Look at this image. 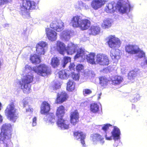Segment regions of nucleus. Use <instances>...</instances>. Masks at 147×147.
I'll return each instance as SVG.
<instances>
[{"instance_id":"nucleus-17","label":"nucleus","mask_w":147,"mask_h":147,"mask_svg":"<svg viewBox=\"0 0 147 147\" xmlns=\"http://www.w3.org/2000/svg\"><path fill=\"white\" fill-rule=\"evenodd\" d=\"M47 45L46 42L41 41L38 43L36 45V51L39 55H44L45 53L44 48Z\"/></svg>"},{"instance_id":"nucleus-21","label":"nucleus","mask_w":147,"mask_h":147,"mask_svg":"<svg viewBox=\"0 0 147 147\" xmlns=\"http://www.w3.org/2000/svg\"><path fill=\"white\" fill-rule=\"evenodd\" d=\"M50 109V106L49 104L47 102L43 101L40 107V113L44 114H48Z\"/></svg>"},{"instance_id":"nucleus-49","label":"nucleus","mask_w":147,"mask_h":147,"mask_svg":"<svg viewBox=\"0 0 147 147\" xmlns=\"http://www.w3.org/2000/svg\"><path fill=\"white\" fill-rule=\"evenodd\" d=\"M36 117H34L32 119V125L33 126H35L36 125Z\"/></svg>"},{"instance_id":"nucleus-31","label":"nucleus","mask_w":147,"mask_h":147,"mask_svg":"<svg viewBox=\"0 0 147 147\" xmlns=\"http://www.w3.org/2000/svg\"><path fill=\"white\" fill-rule=\"evenodd\" d=\"M138 72L134 70L130 71L128 74V78L130 80L134 79L138 75Z\"/></svg>"},{"instance_id":"nucleus-51","label":"nucleus","mask_w":147,"mask_h":147,"mask_svg":"<svg viewBox=\"0 0 147 147\" xmlns=\"http://www.w3.org/2000/svg\"><path fill=\"white\" fill-rule=\"evenodd\" d=\"M22 102L23 104L24 107H25L28 104L27 102L25 100H23L22 101Z\"/></svg>"},{"instance_id":"nucleus-9","label":"nucleus","mask_w":147,"mask_h":147,"mask_svg":"<svg viewBox=\"0 0 147 147\" xmlns=\"http://www.w3.org/2000/svg\"><path fill=\"white\" fill-rule=\"evenodd\" d=\"M105 39L109 47L112 49H114L119 46L120 40L115 35H109Z\"/></svg>"},{"instance_id":"nucleus-1","label":"nucleus","mask_w":147,"mask_h":147,"mask_svg":"<svg viewBox=\"0 0 147 147\" xmlns=\"http://www.w3.org/2000/svg\"><path fill=\"white\" fill-rule=\"evenodd\" d=\"M12 126L10 124H5L2 126L0 133V141H2L4 146L8 147L10 142Z\"/></svg>"},{"instance_id":"nucleus-32","label":"nucleus","mask_w":147,"mask_h":147,"mask_svg":"<svg viewBox=\"0 0 147 147\" xmlns=\"http://www.w3.org/2000/svg\"><path fill=\"white\" fill-rule=\"evenodd\" d=\"M106 55L103 54H98L96 56V60L97 63L99 64L104 59Z\"/></svg>"},{"instance_id":"nucleus-25","label":"nucleus","mask_w":147,"mask_h":147,"mask_svg":"<svg viewBox=\"0 0 147 147\" xmlns=\"http://www.w3.org/2000/svg\"><path fill=\"white\" fill-rule=\"evenodd\" d=\"M30 59L32 63L35 64H39L41 62L40 57L36 54L31 55Z\"/></svg>"},{"instance_id":"nucleus-27","label":"nucleus","mask_w":147,"mask_h":147,"mask_svg":"<svg viewBox=\"0 0 147 147\" xmlns=\"http://www.w3.org/2000/svg\"><path fill=\"white\" fill-rule=\"evenodd\" d=\"M114 5L113 4L111 3L108 4L105 8V11L107 13H112L116 11V8L114 9Z\"/></svg>"},{"instance_id":"nucleus-13","label":"nucleus","mask_w":147,"mask_h":147,"mask_svg":"<svg viewBox=\"0 0 147 147\" xmlns=\"http://www.w3.org/2000/svg\"><path fill=\"white\" fill-rule=\"evenodd\" d=\"M68 98V96L67 93L65 91H62L57 93L55 102L57 104H61L66 100Z\"/></svg>"},{"instance_id":"nucleus-4","label":"nucleus","mask_w":147,"mask_h":147,"mask_svg":"<svg viewBox=\"0 0 147 147\" xmlns=\"http://www.w3.org/2000/svg\"><path fill=\"white\" fill-rule=\"evenodd\" d=\"M95 54L94 53H90L89 54H86L84 50L83 49L79 48L77 50V53L74 56V59L80 58L81 61H84L86 58L87 61L92 64H95L94 57Z\"/></svg>"},{"instance_id":"nucleus-36","label":"nucleus","mask_w":147,"mask_h":147,"mask_svg":"<svg viewBox=\"0 0 147 147\" xmlns=\"http://www.w3.org/2000/svg\"><path fill=\"white\" fill-rule=\"evenodd\" d=\"M122 82V79L119 76H117L114 80H113V83L114 84L117 85L120 84Z\"/></svg>"},{"instance_id":"nucleus-30","label":"nucleus","mask_w":147,"mask_h":147,"mask_svg":"<svg viewBox=\"0 0 147 147\" xmlns=\"http://www.w3.org/2000/svg\"><path fill=\"white\" fill-rule=\"evenodd\" d=\"M47 120L49 123H53L57 122L55 116L53 113H50L49 114L47 118Z\"/></svg>"},{"instance_id":"nucleus-35","label":"nucleus","mask_w":147,"mask_h":147,"mask_svg":"<svg viewBox=\"0 0 147 147\" xmlns=\"http://www.w3.org/2000/svg\"><path fill=\"white\" fill-rule=\"evenodd\" d=\"M71 61V58L69 57L65 56L63 57V60L62 66L64 67L66 65Z\"/></svg>"},{"instance_id":"nucleus-14","label":"nucleus","mask_w":147,"mask_h":147,"mask_svg":"<svg viewBox=\"0 0 147 147\" xmlns=\"http://www.w3.org/2000/svg\"><path fill=\"white\" fill-rule=\"evenodd\" d=\"M73 74L72 71L70 72L69 70L66 69L59 71L58 73L59 78L62 80H67L70 76L74 79Z\"/></svg>"},{"instance_id":"nucleus-7","label":"nucleus","mask_w":147,"mask_h":147,"mask_svg":"<svg viewBox=\"0 0 147 147\" xmlns=\"http://www.w3.org/2000/svg\"><path fill=\"white\" fill-rule=\"evenodd\" d=\"M32 70L38 75L42 76H47L51 73V69L45 64H40L37 67H34Z\"/></svg>"},{"instance_id":"nucleus-38","label":"nucleus","mask_w":147,"mask_h":147,"mask_svg":"<svg viewBox=\"0 0 147 147\" xmlns=\"http://www.w3.org/2000/svg\"><path fill=\"white\" fill-rule=\"evenodd\" d=\"M113 69L111 67L109 66L103 69L102 70V71L104 73H107L111 71Z\"/></svg>"},{"instance_id":"nucleus-2","label":"nucleus","mask_w":147,"mask_h":147,"mask_svg":"<svg viewBox=\"0 0 147 147\" xmlns=\"http://www.w3.org/2000/svg\"><path fill=\"white\" fill-rule=\"evenodd\" d=\"M65 107L62 105L59 106L57 108L55 113L57 117L56 124L58 127L62 129H67L69 125L67 121L63 118L65 114Z\"/></svg>"},{"instance_id":"nucleus-16","label":"nucleus","mask_w":147,"mask_h":147,"mask_svg":"<svg viewBox=\"0 0 147 147\" xmlns=\"http://www.w3.org/2000/svg\"><path fill=\"white\" fill-rule=\"evenodd\" d=\"M86 134L83 132L78 131L74 132V137L77 140L80 139L81 143L84 146H86L85 139L86 138Z\"/></svg>"},{"instance_id":"nucleus-50","label":"nucleus","mask_w":147,"mask_h":147,"mask_svg":"<svg viewBox=\"0 0 147 147\" xmlns=\"http://www.w3.org/2000/svg\"><path fill=\"white\" fill-rule=\"evenodd\" d=\"M69 71L70 72H71L72 70H74V64L72 63H71L69 66Z\"/></svg>"},{"instance_id":"nucleus-53","label":"nucleus","mask_w":147,"mask_h":147,"mask_svg":"<svg viewBox=\"0 0 147 147\" xmlns=\"http://www.w3.org/2000/svg\"><path fill=\"white\" fill-rule=\"evenodd\" d=\"M26 69L27 68H30L32 69V68L31 67H30V66H28V65H26L25 66Z\"/></svg>"},{"instance_id":"nucleus-26","label":"nucleus","mask_w":147,"mask_h":147,"mask_svg":"<svg viewBox=\"0 0 147 147\" xmlns=\"http://www.w3.org/2000/svg\"><path fill=\"white\" fill-rule=\"evenodd\" d=\"M112 22L111 20L107 19L103 20L101 24V27L103 29L108 28L111 26Z\"/></svg>"},{"instance_id":"nucleus-20","label":"nucleus","mask_w":147,"mask_h":147,"mask_svg":"<svg viewBox=\"0 0 147 147\" xmlns=\"http://www.w3.org/2000/svg\"><path fill=\"white\" fill-rule=\"evenodd\" d=\"M115 7L116 10H117L119 12L122 13H126L127 9V7L123 4V1L121 0H119L117 2Z\"/></svg>"},{"instance_id":"nucleus-47","label":"nucleus","mask_w":147,"mask_h":147,"mask_svg":"<svg viewBox=\"0 0 147 147\" xmlns=\"http://www.w3.org/2000/svg\"><path fill=\"white\" fill-rule=\"evenodd\" d=\"M70 117L71 122V123H74V112H72L71 113Z\"/></svg>"},{"instance_id":"nucleus-46","label":"nucleus","mask_w":147,"mask_h":147,"mask_svg":"<svg viewBox=\"0 0 147 147\" xmlns=\"http://www.w3.org/2000/svg\"><path fill=\"white\" fill-rule=\"evenodd\" d=\"M132 111L134 113H136L138 112V110L137 109H136V106L134 104L132 105L131 108Z\"/></svg>"},{"instance_id":"nucleus-22","label":"nucleus","mask_w":147,"mask_h":147,"mask_svg":"<svg viewBox=\"0 0 147 147\" xmlns=\"http://www.w3.org/2000/svg\"><path fill=\"white\" fill-rule=\"evenodd\" d=\"M91 138L92 141L96 143L97 142L99 141L100 143L103 144L105 142L104 138L98 134L95 133L92 134Z\"/></svg>"},{"instance_id":"nucleus-37","label":"nucleus","mask_w":147,"mask_h":147,"mask_svg":"<svg viewBox=\"0 0 147 147\" xmlns=\"http://www.w3.org/2000/svg\"><path fill=\"white\" fill-rule=\"evenodd\" d=\"M79 115L77 110H76L74 111V124L76 123L79 121Z\"/></svg>"},{"instance_id":"nucleus-8","label":"nucleus","mask_w":147,"mask_h":147,"mask_svg":"<svg viewBox=\"0 0 147 147\" xmlns=\"http://www.w3.org/2000/svg\"><path fill=\"white\" fill-rule=\"evenodd\" d=\"M56 46L57 51L63 55L65 54V52L67 53V55H71L73 53V51L71 47L68 46L66 48L64 44L61 42L59 41H57Z\"/></svg>"},{"instance_id":"nucleus-33","label":"nucleus","mask_w":147,"mask_h":147,"mask_svg":"<svg viewBox=\"0 0 147 147\" xmlns=\"http://www.w3.org/2000/svg\"><path fill=\"white\" fill-rule=\"evenodd\" d=\"M73 82L69 80L67 84V90L69 92L72 91L74 90V87H73Z\"/></svg>"},{"instance_id":"nucleus-11","label":"nucleus","mask_w":147,"mask_h":147,"mask_svg":"<svg viewBox=\"0 0 147 147\" xmlns=\"http://www.w3.org/2000/svg\"><path fill=\"white\" fill-rule=\"evenodd\" d=\"M111 133L112 136H109L107 134L105 135V137L106 140H110L112 139V137L115 140H117L120 139L121 133L119 129L117 127L114 126Z\"/></svg>"},{"instance_id":"nucleus-29","label":"nucleus","mask_w":147,"mask_h":147,"mask_svg":"<svg viewBox=\"0 0 147 147\" xmlns=\"http://www.w3.org/2000/svg\"><path fill=\"white\" fill-rule=\"evenodd\" d=\"M59 60L57 57H53L51 59V64L54 68L57 67L59 64Z\"/></svg>"},{"instance_id":"nucleus-52","label":"nucleus","mask_w":147,"mask_h":147,"mask_svg":"<svg viewBox=\"0 0 147 147\" xmlns=\"http://www.w3.org/2000/svg\"><path fill=\"white\" fill-rule=\"evenodd\" d=\"M2 121V117L1 115H0V122H1Z\"/></svg>"},{"instance_id":"nucleus-42","label":"nucleus","mask_w":147,"mask_h":147,"mask_svg":"<svg viewBox=\"0 0 147 147\" xmlns=\"http://www.w3.org/2000/svg\"><path fill=\"white\" fill-rule=\"evenodd\" d=\"M140 51L138 52L139 54L138 57L139 58H142L145 57V53L142 50H141L140 49Z\"/></svg>"},{"instance_id":"nucleus-48","label":"nucleus","mask_w":147,"mask_h":147,"mask_svg":"<svg viewBox=\"0 0 147 147\" xmlns=\"http://www.w3.org/2000/svg\"><path fill=\"white\" fill-rule=\"evenodd\" d=\"M80 78V75L79 74H74V80L78 81Z\"/></svg>"},{"instance_id":"nucleus-41","label":"nucleus","mask_w":147,"mask_h":147,"mask_svg":"<svg viewBox=\"0 0 147 147\" xmlns=\"http://www.w3.org/2000/svg\"><path fill=\"white\" fill-rule=\"evenodd\" d=\"M92 93V91L90 89H84L83 91V93L84 95H89Z\"/></svg>"},{"instance_id":"nucleus-24","label":"nucleus","mask_w":147,"mask_h":147,"mask_svg":"<svg viewBox=\"0 0 147 147\" xmlns=\"http://www.w3.org/2000/svg\"><path fill=\"white\" fill-rule=\"evenodd\" d=\"M100 85L104 88L108 85L110 80L108 78L105 76H101L98 78Z\"/></svg>"},{"instance_id":"nucleus-39","label":"nucleus","mask_w":147,"mask_h":147,"mask_svg":"<svg viewBox=\"0 0 147 147\" xmlns=\"http://www.w3.org/2000/svg\"><path fill=\"white\" fill-rule=\"evenodd\" d=\"M12 0H0V6H2L5 4L11 2Z\"/></svg>"},{"instance_id":"nucleus-40","label":"nucleus","mask_w":147,"mask_h":147,"mask_svg":"<svg viewBox=\"0 0 147 147\" xmlns=\"http://www.w3.org/2000/svg\"><path fill=\"white\" fill-rule=\"evenodd\" d=\"M84 66L81 64H78L76 66V69L78 72H79L83 69Z\"/></svg>"},{"instance_id":"nucleus-12","label":"nucleus","mask_w":147,"mask_h":147,"mask_svg":"<svg viewBox=\"0 0 147 147\" xmlns=\"http://www.w3.org/2000/svg\"><path fill=\"white\" fill-rule=\"evenodd\" d=\"M50 27L57 32L62 31L64 27L63 23L59 20H54L52 22L50 25Z\"/></svg>"},{"instance_id":"nucleus-43","label":"nucleus","mask_w":147,"mask_h":147,"mask_svg":"<svg viewBox=\"0 0 147 147\" xmlns=\"http://www.w3.org/2000/svg\"><path fill=\"white\" fill-rule=\"evenodd\" d=\"M111 125L110 124H106L102 127V129L105 132H106L107 130L109 129V127L111 126Z\"/></svg>"},{"instance_id":"nucleus-54","label":"nucleus","mask_w":147,"mask_h":147,"mask_svg":"<svg viewBox=\"0 0 147 147\" xmlns=\"http://www.w3.org/2000/svg\"><path fill=\"white\" fill-rule=\"evenodd\" d=\"M145 63L147 64V60H146L145 61Z\"/></svg>"},{"instance_id":"nucleus-19","label":"nucleus","mask_w":147,"mask_h":147,"mask_svg":"<svg viewBox=\"0 0 147 147\" xmlns=\"http://www.w3.org/2000/svg\"><path fill=\"white\" fill-rule=\"evenodd\" d=\"M108 0H93L91 3V6L95 9H97L104 5Z\"/></svg>"},{"instance_id":"nucleus-56","label":"nucleus","mask_w":147,"mask_h":147,"mask_svg":"<svg viewBox=\"0 0 147 147\" xmlns=\"http://www.w3.org/2000/svg\"><path fill=\"white\" fill-rule=\"evenodd\" d=\"M85 53H86V54H87L86 53H88V52H87L86 51H85Z\"/></svg>"},{"instance_id":"nucleus-23","label":"nucleus","mask_w":147,"mask_h":147,"mask_svg":"<svg viewBox=\"0 0 147 147\" xmlns=\"http://www.w3.org/2000/svg\"><path fill=\"white\" fill-rule=\"evenodd\" d=\"M100 31V28L98 26H92L89 30V34L93 35L99 34Z\"/></svg>"},{"instance_id":"nucleus-28","label":"nucleus","mask_w":147,"mask_h":147,"mask_svg":"<svg viewBox=\"0 0 147 147\" xmlns=\"http://www.w3.org/2000/svg\"><path fill=\"white\" fill-rule=\"evenodd\" d=\"M90 109L91 111L93 113H97L99 110V105L96 103H92L90 105Z\"/></svg>"},{"instance_id":"nucleus-55","label":"nucleus","mask_w":147,"mask_h":147,"mask_svg":"<svg viewBox=\"0 0 147 147\" xmlns=\"http://www.w3.org/2000/svg\"><path fill=\"white\" fill-rule=\"evenodd\" d=\"M76 50H75V49H74V53H75L76 52Z\"/></svg>"},{"instance_id":"nucleus-6","label":"nucleus","mask_w":147,"mask_h":147,"mask_svg":"<svg viewBox=\"0 0 147 147\" xmlns=\"http://www.w3.org/2000/svg\"><path fill=\"white\" fill-rule=\"evenodd\" d=\"M74 28H79L82 30H86L91 25L90 21L87 19H82L80 16H76L74 18Z\"/></svg>"},{"instance_id":"nucleus-5","label":"nucleus","mask_w":147,"mask_h":147,"mask_svg":"<svg viewBox=\"0 0 147 147\" xmlns=\"http://www.w3.org/2000/svg\"><path fill=\"white\" fill-rule=\"evenodd\" d=\"M33 80V76L32 75L27 74L22 79L21 81L19 82L21 88L24 93L28 94L30 92L31 87L30 83L32 82Z\"/></svg>"},{"instance_id":"nucleus-15","label":"nucleus","mask_w":147,"mask_h":147,"mask_svg":"<svg viewBox=\"0 0 147 147\" xmlns=\"http://www.w3.org/2000/svg\"><path fill=\"white\" fill-rule=\"evenodd\" d=\"M138 46L135 45H128L125 46V50L129 54H137L140 51Z\"/></svg>"},{"instance_id":"nucleus-44","label":"nucleus","mask_w":147,"mask_h":147,"mask_svg":"<svg viewBox=\"0 0 147 147\" xmlns=\"http://www.w3.org/2000/svg\"><path fill=\"white\" fill-rule=\"evenodd\" d=\"M60 87V86L58 84H55L52 86V88L54 90H56Z\"/></svg>"},{"instance_id":"nucleus-18","label":"nucleus","mask_w":147,"mask_h":147,"mask_svg":"<svg viewBox=\"0 0 147 147\" xmlns=\"http://www.w3.org/2000/svg\"><path fill=\"white\" fill-rule=\"evenodd\" d=\"M46 33L48 38L51 41H54L57 39V33L54 30L49 28L45 29Z\"/></svg>"},{"instance_id":"nucleus-3","label":"nucleus","mask_w":147,"mask_h":147,"mask_svg":"<svg viewBox=\"0 0 147 147\" xmlns=\"http://www.w3.org/2000/svg\"><path fill=\"white\" fill-rule=\"evenodd\" d=\"M5 113L7 119L9 121L13 122L16 121L18 117V113L14 102H11L8 105L5 111Z\"/></svg>"},{"instance_id":"nucleus-34","label":"nucleus","mask_w":147,"mask_h":147,"mask_svg":"<svg viewBox=\"0 0 147 147\" xmlns=\"http://www.w3.org/2000/svg\"><path fill=\"white\" fill-rule=\"evenodd\" d=\"M104 59L99 65L103 66L108 65L109 64V60L108 56L106 55Z\"/></svg>"},{"instance_id":"nucleus-10","label":"nucleus","mask_w":147,"mask_h":147,"mask_svg":"<svg viewBox=\"0 0 147 147\" xmlns=\"http://www.w3.org/2000/svg\"><path fill=\"white\" fill-rule=\"evenodd\" d=\"M36 7V4L34 1L29 0H25L23 2L20 9L22 11H27L28 10L35 9Z\"/></svg>"},{"instance_id":"nucleus-45","label":"nucleus","mask_w":147,"mask_h":147,"mask_svg":"<svg viewBox=\"0 0 147 147\" xmlns=\"http://www.w3.org/2000/svg\"><path fill=\"white\" fill-rule=\"evenodd\" d=\"M110 55L112 59H116L117 56L114 53L111 51Z\"/></svg>"}]
</instances>
